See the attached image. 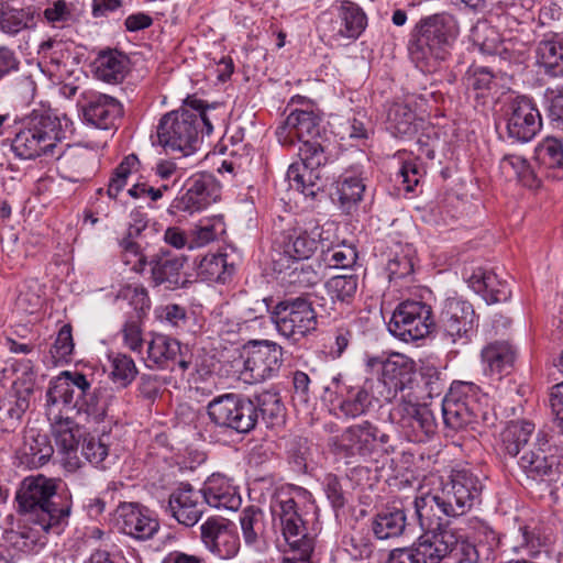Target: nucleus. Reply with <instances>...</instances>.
<instances>
[{"label": "nucleus", "instance_id": "obj_24", "mask_svg": "<svg viewBox=\"0 0 563 563\" xmlns=\"http://www.w3.org/2000/svg\"><path fill=\"white\" fill-rule=\"evenodd\" d=\"M80 110L84 122L100 130L117 129L124 113L117 98L101 92L87 93Z\"/></svg>", "mask_w": 563, "mask_h": 563}, {"label": "nucleus", "instance_id": "obj_60", "mask_svg": "<svg viewBox=\"0 0 563 563\" xmlns=\"http://www.w3.org/2000/svg\"><path fill=\"white\" fill-rule=\"evenodd\" d=\"M464 84L476 98L484 97L495 85L494 75L487 67L472 65L465 73Z\"/></svg>", "mask_w": 563, "mask_h": 563}, {"label": "nucleus", "instance_id": "obj_5", "mask_svg": "<svg viewBox=\"0 0 563 563\" xmlns=\"http://www.w3.org/2000/svg\"><path fill=\"white\" fill-rule=\"evenodd\" d=\"M457 34V21L450 13L421 19L408 44L410 59L421 70L428 69L432 60H444Z\"/></svg>", "mask_w": 563, "mask_h": 563}, {"label": "nucleus", "instance_id": "obj_33", "mask_svg": "<svg viewBox=\"0 0 563 563\" xmlns=\"http://www.w3.org/2000/svg\"><path fill=\"white\" fill-rule=\"evenodd\" d=\"M406 525L405 508L399 501L385 505L371 519V530L378 540H388L401 536Z\"/></svg>", "mask_w": 563, "mask_h": 563}, {"label": "nucleus", "instance_id": "obj_28", "mask_svg": "<svg viewBox=\"0 0 563 563\" xmlns=\"http://www.w3.org/2000/svg\"><path fill=\"white\" fill-rule=\"evenodd\" d=\"M380 371L382 376L376 379L384 387L379 389L385 395L386 402H390L411 380L415 363L408 356L395 353L380 362Z\"/></svg>", "mask_w": 563, "mask_h": 563}, {"label": "nucleus", "instance_id": "obj_11", "mask_svg": "<svg viewBox=\"0 0 563 563\" xmlns=\"http://www.w3.org/2000/svg\"><path fill=\"white\" fill-rule=\"evenodd\" d=\"M254 407L250 396L227 393L212 398L207 405V415L218 428L236 434H249L255 430Z\"/></svg>", "mask_w": 563, "mask_h": 563}, {"label": "nucleus", "instance_id": "obj_27", "mask_svg": "<svg viewBox=\"0 0 563 563\" xmlns=\"http://www.w3.org/2000/svg\"><path fill=\"white\" fill-rule=\"evenodd\" d=\"M323 229L314 224L310 229L291 228L283 231L276 239V244L284 255L301 261L308 260L322 243Z\"/></svg>", "mask_w": 563, "mask_h": 563}, {"label": "nucleus", "instance_id": "obj_37", "mask_svg": "<svg viewBox=\"0 0 563 563\" xmlns=\"http://www.w3.org/2000/svg\"><path fill=\"white\" fill-rule=\"evenodd\" d=\"M45 413L48 421H58L64 417V409H75V389L64 377V371L49 382L45 394Z\"/></svg>", "mask_w": 563, "mask_h": 563}, {"label": "nucleus", "instance_id": "obj_6", "mask_svg": "<svg viewBox=\"0 0 563 563\" xmlns=\"http://www.w3.org/2000/svg\"><path fill=\"white\" fill-rule=\"evenodd\" d=\"M333 451L347 463L367 462L395 452L391 437L369 420L346 427L332 440Z\"/></svg>", "mask_w": 563, "mask_h": 563}, {"label": "nucleus", "instance_id": "obj_61", "mask_svg": "<svg viewBox=\"0 0 563 563\" xmlns=\"http://www.w3.org/2000/svg\"><path fill=\"white\" fill-rule=\"evenodd\" d=\"M345 551L354 561H365L372 559L375 552V544L373 543L368 533L363 531H355L343 540Z\"/></svg>", "mask_w": 563, "mask_h": 563}, {"label": "nucleus", "instance_id": "obj_8", "mask_svg": "<svg viewBox=\"0 0 563 563\" xmlns=\"http://www.w3.org/2000/svg\"><path fill=\"white\" fill-rule=\"evenodd\" d=\"M261 306L269 312L276 331L292 343L300 342L317 330V312L305 296L286 297L274 306L263 299Z\"/></svg>", "mask_w": 563, "mask_h": 563}, {"label": "nucleus", "instance_id": "obj_25", "mask_svg": "<svg viewBox=\"0 0 563 563\" xmlns=\"http://www.w3.org/2000/svg\"><path fill=\"white\" fill-rule=\"evenodd\" d=\"M115 512L118 529L135 540H150L159 529V522L153 512L137 503H122Z\"/></svg>", "mask_w": 563, "mask_h": 563}, {"label": "nucleus", "instance_id": "obj_17", "mask_svg": "<svg viewBox=\"0 0 563 563\" xmlns=\"http://www.w3.org/2000/svg\"><path fill=\"white\" fill-rule=\"evenodd\" d=\"M184 194L176 197L169 206V212H199L220 197L221 186L212 174L197 173L184 185Z\"/></svg>", "mask_w": 563, "mask_h": 563}, {"label": "nucleus", "instance_id": "obj_3", "mask_svg": "<svg viewBox=\"0 0 563 563\" xmlns=\"http://www.w3.org/2000/svg\"><path fill=\"white\" fill-rule=\"evenodd\" d=\"M307 504H312L311 493L296 485L280 487L273 497V518L279 521L282 533L290 548V555L285 556L283 563H312L316 536L307 531L300 514Z\"/></svg>", "mask_w": 563, "mask_h": 563}, {"label": "nucleus", "instance_id": "obj_49", "mask_svg": "<svg viewBox=\"0 0 563 563\" xmlns=\"http://www.w3.org/2000/svg\"><path fill=\"white\" fill-rule=\"evenodd\" d=\"M22 129L15 134L11 142V150L21 159H35L41 156L53 154L34 131L23 121Z\"/></svg>", "mask_w": 563, "mask_h": 563}, {"label": "nucleus", "instance_id": "obj_21", "mask_svg": "<svg viewBox=\"0 0 563 563\" xmlns=\"http://www.w3.org/2000/svg\"><path fill=\"white\" fill-rule=\"evenodd\" d=\"M164 514L187 528L194 527L205 512V503L199 490L181 483L173 489L167 500L162 501Z\"/></svg>", "mask_w": 563, "mask_h": 563}, {"label": "nucleus", "instance_id": "obj_55", "mask_svg": "<svg viewBox=\"0 0 563 563\" xmlns=\"http://www.w3.org/2000/svg\"><path fill=\"white\" fill-rule=\"evenodd\" d=\"M536 152L539 163L553 170V177L563 178V144L560 140L545 139Z\"/></svg>", "mask_w": 563, "mask_h": 563}, {"label": "nucleus", "instance_id": "obj_19", "mask_svg": "<svg viewBox=\"0 0 563 563\" xmlns=\"http://www.w3.org/2000/svg\"><path fill=\"white\" fill-rule=\"evenodd\" d=\"M146 365L150 368L179 371L184 374L192 364L188 345L170 336L156 334L147 343Z\"/></svg>", "mask_w": 563, "mask_h": 563}, {"label": "nucleus", "instance_id": "obj_4", "mask_svg": "<svg viewBox=\"0 0 563 563\" xmlns=\"http://www.w3.org/2000/svg\"><path fill=\"white\" fill-rule=\"evenodd\" d=\"M442 416L446 428L459 431L471 427L490 428L496 416L489 407L488 397L471 382H453L442 400Z\"/></svg>", "mask_w": 563, "mask_h": 563}, {"label": "nucleus", "instance_id": "obj_63", "mask_svg": "<svg viewBox=\"0 0 563 563\" xmlns=\"http://www.w3.org/2000/svg\"><path fill=\"white\" fill-rule=\"evenodd\" d=\"M103 437L86 435L81 443V454L93 466L106 468L104 461L109 455L108 444Z\"/></svg>", "mask_w": 563, "mask_h": 563}, {"label": "nucleus", "instance_id": "obj_64", "mask_svg": "<svg viewBox=\"0 0 563 563\" xmlns=\"http://www.w3.org/2000/svg\"><path fill=\"white\" fill-rule=\"evenodd\" d=\"M137 374L134 361L125 354H115L111 357L110 377L121 387L132 383Z\"/></svg>", "mask_w": 563, "mask_h": 563}, {"label": "nucleus", "instance_id": "obj_44", "mask_svg": "<svg viewBox=\"0 0 563 563\" xmlns=\"http://www.w3.org/2000/svg\"><path fill=\"white\" fill-rule=\"evenodd\" d=\"M449 477L453 487L464 499L461 511H470L476 504L481 503L483 482L475 473L466 468L453 470Z\"/></svg>", "mask_w": 563, "mask_h": 563}, {"label": "nucleus", "instance_id": "obj_46", "mask_svg": "<svg viewBox=\"0 0 563 563\" xmlns=\"http://www.w3.org/2000/svg\"><path fill=\"white\" fill-rule=\"evenodd\" d=\"M358 276L355 274L335 275L324 283V290L334 307L351 306L357 294Z\"/></svg>", "mask_w": 563, "mask_h": 563}, {"label": "nucleus", "instance_id": "obj_56", "mask_svg": "<svg viewBox=\"0 0 563 563\" xmlns=\"http://www.w3.org/2000/svg\"><path fill=\"white\" fill-rule=\"evenodd\" d=\"M234 266L228 263V255L213 253L200 262V273L209 280L225 283L232 275Z\"/></svg>", "mask_w": 563, "mask_h": 563}, {"label": "nucleus", "instance_id": "obj_10", "mask_svg": "<svg viewBox=\"0 0 563 563\" xmlns=\"http://www.w3.org/2000/svg\"><path fill=\"white\" fill-rule=\"evenodd\" d=\"M298 156L300 162L288 167L287 179L291 188L316 200L323 191L321 168L329 163L330 153L320 144L308 143L299 146Z\"/></svg>", "mask_w": 563, "mask_h": 563}, {"label": "nucleus", "instance_id": "obj_31", "mask_svg": "<svg viewBox=\"0 0 563 563\" xmlns=\"http://www.w3.org/2000/svg\"><path fill=\"white\" fill-rule=\"evenodd\" d=\"M481 358L485 374L501 379L514 371L517 351L508 341H494L483 347Z\"/></svg>", "mask_w": 563, "mask_h": 563}, {"label": "nucleus", "instance_id": "obj_32", "mask_svg": "<svg viewBox=\"0 0 563 563\" xmlns=\"http://www.w3.org/2000/svg\"><path fill=\"white\" fill-rule=\"evenodd\" d=\"M467 282L488 305L506 302L511 297L508 282L500 279L492 269L478 267L473 271Z\"/></svg>", "mask_w": 563, "mask_h": 563}, {"label": "nucleus", "instance_id": "obj_29", "mask_svg": "<svg viewBox=\"0 0 563 563\" xmlns=\"http://www.w3.org/2000/svg\"><path fill=\"white\" fill-rule=\"evenodd\" d=\"M53 453L54 448L48 435L30 428L23 432L22 444L15 451V457L20 466L33 470L45 465Z\"/></svg>", "mask_w": 563, "mask_h": 563}, {"label": "nucleus", "instance_id": "obj_43", "mask_svg": "<svg viewBox=\"0 0 563 563\" xmlns=\"http://www.w3.org/2000/svg\"><path fill=\"white\" fill-rule=\"evenodd\" d=\"M534 432V424L527 420L511 421L501 432V450L504 454L520 456L529 446Z\"/></svg>", "mask_w": 563, "mask_h": 563}, {"label": "nucleus", "instance_id": "obj_48", "mask_svg": "<svg viewBox=\"0 0 563 563\" xmlns=\"http://www.w3.org/2000/svg\"><path fill=\"white\" fill-rule=\"evenodd\" d=\"M36 10L34 7L14 8L9 3H2L0 8V30L9 35L35 26Z\"/></svg>", "mask_w": 563, "mask_h": 563}, {"label": "nucleus", "instance_id": "obj_23", "mask_svg": "<svg viewBox=\"0 0 563 563\" xmlns=\"http://www.w3.org/2000/svg\"><path fill=\"white\" fill-rule=\"evenodd\" d=\"M205 547L222 560L234 558L240 550L235 525L222 517H210L200 526Z\"/></svg>", "mask_w": 563, "mask_h": 563}, {"label": "nucleus", "instance_id": "obj_39", "mask_svg": "<svg viewBox=\"0 0 563 563\" xmlns=\"http://www.w3.org/2000/svg\"><path fill=\"white\" fill-rule=\"evenodd\" d=\"M423 124L424 121L406 103L395 102L387 111L386 129L395 137L413 140Z\"/></svg>", "mask_w": 563, "mask_h": 563}, {"label": "nucleus", "instance_id": "obj_54", "mask_svg": "<svg viewBox=\"0 0 563 563\" xmlns=\"http://www.w3.org/2000/svg\"><path fill=\"white\" fill-rule=\"evenodd\" d=\"M429 496H432V492L416 497L413 501L415 512L422 532L442 533L444 531H453L452 529L449 528L450 517H444L443 510L440 507L433 506L431 514L427 515L428 519L424 515L422 517V503Z\"/></svg>", "mask_w": 563, "mask_h": 563}, {"label": "nucleus", "instance_id": "obj_41", "mask_svg": "<svg viewBox=\"0 0 563 563\" xmlns=\"http://www.w3.org/2000/svg\"><path fill=\"white\" fill-rule=\"evenodd\" d=\"M536 60L543 74L563 77V37L554 35L538 43Z\"/></svg>", "mask_w": 563, "mask_h": 563}, {"label": "nucleus", "instance_id": "obj_13", "mask_svg": "<svg viewBox=\"0 0 563 563\" xmlns=\"http://www.w3.org/2000/svg\"><path fill=\"white\" fill-rule=\"evenodd\" d=\"M439 329L442 339L456 349L466 347L477 335L478 317L471 302L456 297L443 301Z\"/></svg>", "mask_w": 563, "mask_h": 563}, {"label": "nucleus", "instance_id": "obj_53", "mask_svg": "<svg viewBox=\"0 0 563 563\" xmlns=\"http://www.w3.org/2000/svg\"><path fill=\"white\" fill-rule=\"evenodd\" d=\"M57 449L67 455L75 453L80 442V430L75 421L64 416L58 421H49Z\"/></svg>", "mask_w": 563, "mask_h": 563}, {"label": "nucleus", "instance_id": "obj_57", "mask_svg": "<svg viewBox=\"0 0 563 563\" xmlns=\"http://www.w3.org/2000/svg\"><path fill=\"white\" fill-rule=\"evenodd\" d=\"M240 525L244 542L247 545H255L264 533L263 511L254 506L243 509L240 515Z\"/></svg>", "mask_w": 563, "mask_h": 563}, {"label": "nucleus", "instance_id": "obj_35", "mask_svg": "<svg viewBox=\"0 0 563 563\" xmlns=\"http://www.w3.org/2000/svg\"><path fill=\"white\" fill-rule=\"evenodd\" d=\"M23 121L53 153L56 143L65 137L62 119L52 109H34Z\"/></svg>", "mask_w": 563, "mask_h": 563}, {"label": "nucleus", "instance_id": "obj_1", "mask_svg": "<svg viewBox=\"0 0 563 563\" xmlns=\"http://www.w3.org/2000/svg\"><path fill=\"white\" fill-rule=\"evenodd\" d=\"M16 509L24 521L33 527H23L13 536L35 543L41 532L59 534L68 523L71 503L67 496L57 493L54 479L44 475L25 477L15 493Z\"/></svg>", "mask_w": 563, "mask_h": 563}, {"label": "nucleus", "instance_id": "obj_2", "mask_svg": "<svg viewBox=\"0 0 563 563\" xmlns=\"http://www.w3.org/2000/svg\"><path fill=\"white\" fill-rule=\"evenodd\" d=\"M216 104L188 96L179 110L164 114L156 129L157 143L165 150L187 156L197 150L200 136L213 131Z\"/></svg>", "mask_w": 563, "mask_h": 563}, {"label": "nucleus", "instance_id": "obj_15", "mask_svg": "<svg viewBox=\"0 0 563 563\" xmlns=\"http://www.w3.org/2000/svg\"><path fill=\"white\" fill-rule=\"evenodd\" d=\"M434 327L432 308L421 300L398 303L388 323L389 332L404 342L423 339Z\"/></svg>", "mask_w": 563, "mask_h": 563}, {"label": "nucleus", "instance_id": "obj_50", "mask_svg": "<svg viewBox=\"0 0 563 563\" xmlns=\"http://www.w3.org/2000/svg\"><path fill=\"white\" fill-rule=\"evenodd\" d=\"M522 537V547L527 549L529 556L533 560H517L512 563H555L559 560L553 556V551L549 548L547 539L541 536L536 528L528 526L520 528Z\"/></svg>", "mask_w": 563, "mask_h": 563}, {"label": "nucleus", "instance_id": "obj_42", "mask_svg": "<svg viewBox=\"0 0 563 563\" xmlns=\"http://www.w3.org/2000/svg\"><path fill=\"white\" fill-rule=\"evenodd\" d=\"M464 499L457 493L456 488L453 487L452 481L449 478L442 483L441 487L432 492V496L427 497L422 503V516L431 514L432 507L437 506L442 508L444 517H460L465 515L467 511H461L462 501Z\"/></svg>", "mask_w": 563, "mask_h": 563}, {"label": "nucleus", "instance_id": "obj_7", "mask_svg": "<svg viewBox=\"0 0 563 563\" xmlns=\"http://www.w3.org/2000/svg\"><path fill=\"white\" fill-rule=\"evenodd\" d=\"M379 380L366 378L360 384H352L341 374L332 377L331 385L324 388L333 398L331 404L345 419H356L366 416L376 407L386 402Z\"/></svg>", "mask_w": 563, "mask_h": 563}, {"label": "nucleus", "instance_id": "obj_30", "mask_svg": "<svg viewBox=\"0 0 563 563\" xmlns=\"http://www.w3.org/2000/svg\"><path fill=\"white\" fill-rule=\"evenodd\" d=\"M199 492L203 503L213 508L236 510L241 505V496L232 479L219 473L210 475Z\"/></svg>", "mask_w": 563, "mask_h": 563}, {"label": "nucleus", "instance_id": "obj_59", "mask_svg": "<svg viewBox=\"0 0 563 563\" xmlns=\"http://www.w3.org/2000/svg\"><path fill=\"white\" fill-rule=\"evenodd\" d=\"M472 38L479 51L486 55H496L500 53L501 41L495 27L487 23H478L472 30Z\"/></svg>", "mask_w": 563, "mask_h": 563}, {"label": "nucleus", "instance_id": "obj_18", "mask_svg": "<svg viewBox=\"0 0 563 563\" xmlns=\"http://www.w3.org/2000/svg\"><path fill=\"white\" fill-rule=\"evenodd\" d=\"M406 438L411 442H424L437 431V421L429 406L402 399L390 411Z\"/></svg>", "mask_w": 563, "mask_h": 563}, {"label": "nucleus", "instance_id": "obj_58", "mask_svg": "<svg viewBox=\"0 0 563 563\" xmlns=\"http://www.w3.org/2000/svg\"><path fill=\"white\" fill-rule=\"evenodd\" d=\"M357 252L354 245L341 243L331 247H328L325 251L322 250V260L324 262V266L334 267V268H350L357 261Z\"/></svg>", "mask_w": 563, "mask_h": 563}, {"label": "nucleus", "instance_id": "obj_47", "mask_svg": "<svg viewBox=\"0 0 563 563\" xmlns=\"http://www.w3.org/2000/svg\"><path fill=\"white\" fill-rule=\"evenodd\" d=\"M93 64L97 78L108 84L122 81L128 71V58L118 51L101 52Z\"/></svg>", "mask_w": 563, "mask_h": 563}, {"label": "nucleus", "instance_id": "obj_14", "mask_svg": "<svg viewBox=\"0 0 563 563\" xmlns=\"http://www.w3.org/2000/svg\"><path fill=\"white\" fill-rule=\"evenodd\" d=\"M186 262L185 255L175 254L162 247L150 257L141 255L132 269L137 274H143L150 267V283L153 287L164 286L165 289L176 290L186 287L189 283L186 274L183 273Z\"/></svg>", "mask_w": 563, "mask_h": 563}, {"label": "nucleus", "instance_id": "obj_12", "mask_svg": "<svg viewBox=\"0 0 563 563\" xmlns=\"http://www.w3.org/2000/svg\"><path fill=\"white\" fill-rule=\"evenodd\" d=\"M241 357L244 382L258 384L279 375L284 364V349L271 340H250L243 345Z\"/></svg>", "mask_w": 563, "mask_h": 563}, {"label": "nucleus", "instance_id": "obj_22", "mask_svg": "<svg viewBox=\"0 0 563 563\" xmlns=\"http://www.w3.org/2000/svg\"><path fill=\"white\" fill-rule=\"evenodd\" d=\"M541 126V114L532 99L519 96L509 102L507 110L508 137L526 143L537 135Z\"/></svg>", "mask_w": 563, "mask_h": 563}, {"label": "nucleus", "instance_id": "obj_62", "mask_svg": "<svg viewBox=\"0 0 563 563\" xmlns=\"http://www.w3.org/2000/svg\"><path fill=\"white\" fill-rule=\"evenodd\" d=\"M325 266L320 262L301 263L289 274L290 284L309 288L317 285L323 277Z\"/></svg>", "mask_w": 563, "mask_h": 563}, {"label": "nucleus", "instance_id": "obj_52", "mask_svg": "<svg viewBox=\"0 0 563 563\" xmlns=\"http://www.w3.org/2000/svg\"><path fill=\"white\" fill-rule=\"evenodd\" d=\"M339 16L343 27L339 34L349 38H357L367 25V18L361 7L352 1H343L339 9Z\"/></svg>", "mask_w": 563, "mask_h": 563}, {"label": "nucleus", "instance_id": "obj_16", "mask_svg": "<svg viewBox=\"0 0 563 563\" xmlns=\"http://www.w3.org/2000/svg\"><path fill=\"white\" fill-rule=\"evenodd\" d=\"M321 115L313 104L292 110L276 129V136L283 146H291L296 140L306 144H320L329 151V144L321 136Z\"/></svg>", "mask_w": 563, "mask_h": 563}, {"label": "nucleus", "instance_id": "obj_26", "mask_svg": "<svg viewBox=\"0 0 563 563\" xmlns=\"http://www.w3.org/2000/svg\"><path fill=\"white\" fill-rule=\"evenodd\" d=\"M96 165V154L79 144L67 145L56 157L58 175L70 183L90 179Z\"/></svg>", "mask_w": 563, "mask_h": 563}, {"label": "nucleus", "instance_id": "obj_45", "mask_svg": "<svg viewBox=\"0 0 563 563\" xmlns=\"http://www.w3.org/2000/svg\"><path fill=\"white\" fill-rule=\"evenodd\" d=\"M114 399L115 396L111 388L98 386L92 391L86 394V397L79 400L77 405H74V407H76L79 413H86L90 421L100 423L106 419L109 407Z\"/></svg>", "mask_w": 563, "mask_h": 563}, {"label": "nucleus", "instance_id": "obj_34", "mask_svg": "<svg viewBox=\"0 0 563 563\" xmlns=\"http://www.w3.org/2000/svg\"><path fill=\"white\" fill-rule=\"evenodd\" d=\"M22 385L23 388H18L19 383L15 382L13 385L14 390L8 393L0 400V422H2V429L5 431L15 429L30 407L33 384L25 382Z\"/></svg>", "mask_w": 563, "mask_h": 563}, {"label": "nucleus", "instance_id": "obj_36", "mask_svg": "<svg viewBox=\"0 0 563 563\" xmlns=\"http://www.w3.org/2000/svg\"><path fill=\"white\" fill-rule=\"evenodd\" d=\"M386 273L389 282L411 280L415 272L413 249L410 244H402L394 239L387 242Z\"/></svg>", "mask_w": 563, "mask_h": 563}, {"label": "nucleus", "instance_id": "obj_51", "mask_svg": "<svg viewBox=\"0 0 563 563\" xmlns=\"http://www.w3.org/2000/svg\"><path fill=\"white\" fill-rule=\"evenodd\" d=\"M498 550L499 547L473 543L466 538L456 533V563H494L498 558Z\"/></svg>", "mask_w": 563, "mask_h": 563}, {"label": "nucleus", "instance_id": "obj_9", "mask_svg": "<svg viewBox=\"0 0 563 563\" xmlns=\"http://www.w3.org/2000/svg\"><path fill=\"white\" fill-rule=\"evenodd\" d=\"M553 435L539 430L529 446L518 459V466L528 479L537 483L555 482L563 467V446L559 448Z\"/></svg>", "mask_w": 563, "mask_h": 563}, {"label": "nucleus", "instance_id": "obj_40", "mask_svg": "<svg viewBox=\"0 0 563 563\" xmlns=\"http://www.w3.org/2000/svg\"><path fill=\"white\" fill-rule=\"evenodd\" d=\"M365 188L361 167L353 166L346 169L336 181L335 195L341 209L349 213L362 200Z\"/></svg>", "mask_w": 563, "mask_h": 563}, {"label": "nucleus", "instance_id": "obj_38", "mask_svg": "<svg viewBox=\"0 0 563 563\" xmlns=\"http://www.w3.org/2000/svg\"><path fill=\"white\" fill-rule=\"evenodd\" d=\"M250 399L254 407L253 420L255 427L260 418H262L267 428H274L284 423L286 408L279 391L266 389L250 396Z\"/></svg>", "mask_w": 563, "mask_h": 563}, {"label": "nucleus", "instance_id": "obj_20", "mask_svg": "<svg viewBox=\"0 0 563 563\" xmlns=\"http://www.w3.org/2000/svg\"><path fill=\"white\" fill-rule=\"evenodd\" d=\"M456 532H423L410 547L402 548L410 563H456Z\"/></svg>", "mask_w": 563, "mask_h": 563}]
</instances>
